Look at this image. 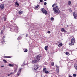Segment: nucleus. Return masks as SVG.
I'll list each match as a JSON object with an SVG mask.
<instances>
[{"mask_svg": "<svg viewBox=\"0 0 77 77\" xmlns=\"http://www.w3.org/2000/svg\"><path fill=\"white\" fill-rule=\"evenodd\" d=\"M73 77H76V74H73Z\"/></svg>", "mask_w": 77, "mask_h": 77, "instance_id": "nucleus-32", "label": "nucleus"}, {"mask_svg": "<svg viewBox=\"0 0 77 77\" xmlns=\"http://www.w3.org/2000/svg\"><path fill=\"white\" fill-rule=\"evenodd\" d=\"M41 58V55L39 54L36 57V59L38 61H39V60H40V58Z\"/></svg>", "mask_w": 77, "mask_h": 77, "instance_id": "nucleus-4", "label": "nucleus"}, {"mask_svg": "<svg viewBox=\"0 0 77 77\" xmlns=\"http://www.w3.org/2000/svg\"><path fill=\"white\" fill-rule=\"evenodd\" d=\"M39 7V5H37L35 7V8H38V7Z\"/></svg>", "mask_w": 77, "mask_h": 77, "instance_id": "nucleus-26", "label": "nucleus"}, {"mask_svg": "<svg viewBox=\"0 0 77 77\" xmlns=\"http://www.w3.org/2000/svg\"><path fill=\"white\" fill-rule=\"evenodd\" d=\"M22 38V37L21 36H19V37H18V38H17V40L18 41H19V40H20V39H21Z\"/></svg>", "mask_w": 77, "mask_h": 77, "instance_id": "nucleus-15", "label": "nucleus"}, {"mask_svg": "<svg viewBox=\"0 0 77 77\" xmlns=\"http://www.w3.org/2000/svg\"><path fill=\"white\" fill-rule=\"evenodd\" d=\"M8 76H10V74H8Z\"/></svg>", "mask_w": 77, "mask_h": 77, "instance_id": "nucleus-45", "label": "nucleus"}, {"mask_svg": "<svg viewBox=\"0 0 77 77\" xmlns=\"http://www.w3.org/2000/svg\"><path fill=\"white\" fill-rule=\"evenodd\" d=\"M73 16L74 17V18L75 19H76L77 18V13H75V12H73Z\"/></svg>", "mask_w": 77, "mask_h": 77, "instance_id": "nucleus-8", "label": "nucleus"}, {"mask_svg": "<svg viewBox=\"0 0 77 77\" xmlns=\"http://www.w3.org/2000/svg\"><path fill=\"white\" fill-rule=\"evenodd\" d=\"M66 55H67L68 56H69V53L67 52H66Z\"/></svg>", "mask_w": 77, "mask_h": 77, "instance_id": "nucleus-24", "label": "nucleus"}, {"mask_svg": "<svg viewBox=\"0 0 77 77\" xmlns=\"http://www.w3.org/2000/svg\"><path fill=\"white\" fill-rule=\"evenodd\" d=\"M55 5H57V4H54L52 6V7H54Z\"/></svg>", "mask_w": 77, "mask_h": 77, "instance_id": "nucleus-30", "label": "nucleus"}, {"mask_svg": "<svg viewBox=\"0 0 77 77\" xmlns=\"http://www.w3.org/2000/svg\"><path fill=\"white\" fill-rule=\"evenodd\" d=\"M21 68L20 69H19V71H18V72L17 73V75L19 76L20 75V74L21 73Z\"/></svg>", "mask_w": 77, "mask_h": 77, "instance_id": "nucleus-6", "label": "nucleus"}, {"mask_svg": "<svg viewBox=\"0 0 77 77\" xmlns=\"http://www.w3.org/2000/svg\"><path fill=\"white\" fill-rule=\"evenodd\" d=\"M41 11H42V12H43V14H45V15H47V14H48V13H47V11L46 10H45V9L44 8H42L41 9Z\"/></svg>", "mask_w": 77, "mask_h": 77, "instance_id": "nucleus-2", "label": "nucleus"}, {"mask_svg": "<svg viewBox=\"0 0 77 77\" xmlns=\"http://www.w3.org/2000/svg\"><path fill=\"white\" fill-rule=\"evenodd\" d=\"M46 69H47L46 68L43 69V72H45L46 71Z\"/></svg>", "mask_w": 77, "mask_h": 77, "instance_id": "nucleus-22", "label": "nucleus"}, {"mask_svg": "<svg viewBox=\"0 0 77 77\" xmlns=\"http://www.w3.org/2000/svg\"><path fill=\"white\" fill-rule=\"evenodd\" d=\"M57 68V71L58 72H59V67L58 66H57V65H56Z\"/></svg>", "mask_w": 77, "mask_h": 77, "instance_id": "nucleus-10", "label": "nucleus"}, {"mask_svg": "<svg viewBox=\"0 0 77 77\" xmlns=\"http://www.w3.org/2000/svg\"><path fill=\"white\" fill-rule=\"evenodd\" d=\"M66 26H67V27H68V25H67Z\"/></svg>", "mask_w": 77, "mask_h": 77, "instance_id": "nucleus-47", "label": "nucleus"}, {"mask_svg": "<svg viewBox=\"0 0 77 77\" xmlns=\"http://www.w3.org/2000/svg\"><path fill=\"white\" fill-rule=\"evenodd\" d=\"M1 33L2 34H3V31L2 30Z\"/></svg>", "mask_w": 77, "mask_h": 77, "instance_id": "nucleus-34", "label": "nucleus"}, {"mask_svg": "<svg viewBox=\"0 0 77 77\" xmlns=\"http://www.w3.org/2000/svg\"><path fill=\"white\" fill-rule=\"evenodd\" d=\"M54 12V14H58L60 13V11L59 10V7L58 6L54 7L53 8V9Z\"/></svg>", "mask_w": 77, "mask_h": 77, "instance_id": "nucleus-1", "label": "nucleus"}, {"mask_svg": "<svg viewBox=\"0 0 77 77\" xmlns=\"http://www.w3.org/2000/svg\"><path fill=\"white\" fill-rule=\"evenodd\" d=\"M3 61L4 62V63H7V61L6 60H3Z\"/></svg>", "mask_w": 77, "mask_h": 77, "instance_id": "nucleus-20", "label": "nucleus"}, {"mask_svg": "<svg viewBox=\"0 0 77 77\" xmlns=\"http://www.w3.org/2000/svg\"><path fill=\"white\" fill-rule=\"evenodd\" d=\"M14 74H15L17 71V67H16L15 69H14Z\"/></svg>", "mask_w": 77, "mask_h": 77, "instance_id": "nucleus-13", "label": "nucleus"}, {"mask_svg": "<svg viewBox=\"0 0 77 77\" xmlns=\"http://www.w3.org/2000/svg\"><path fill=\"white\" fill-rule=\"evenodd\" d=\"M14 72L13 73V72H11V73H10V75H11V74H13Z\"/></svg>", "mask_w": 77, "mask_h": 77, "instance_id": "nucleus-37", "label": "nucleus"}, {"mask_svg": "<svg viewBox=\"0 0 77 77\" xmlns=\"http://www.w3.org/2000/svg\"><path fill=\"white\" fill-rule=\"evenodd\" d=\"M51 65L52 66H54V62H52V63H51Z\"/></svg>", "mask_w": 77, "mask_h": 77, "instance_id": "nucleus-31", "label": "nucleus"}, {"mask_svg": "<svg viewBox=\"0 0 77 77\" xmlns=\"http://www.w3.org/2000/svg\"><path fill=\"white\" fill-rule=\"evenodd\" d=\"M45 72L46 74H47V73H48V72H49L48 71H45Z\"/></svg>", "mask_w": 77, "mask_h": 77, "instance_id": "nucleus-29", "label": "nucleus"}, {"mask_svg": "<svg viewBox=\"0 0 77 77\" xmlns=\"http://www.w3.org/2000/svg\"><path fill=\"white\" fill-rule=\"evenodd\" d=\"M1 67H4V66H1Z\"/></svg>", "mask_w": 77, "mask_h": 77, "instance_id": "nucleus-46", "label": "nucleus"}, {"mask_svg": "<svg viewBox=\"0 0 77 77\" xmlns=\"http://www.w3.org/2000/svg\"><path fill=\"white\" fill-rule=\"evenodd\" d=\"M28 36V34H26V37H27Z\"/></svg>", "mask_w": 77, "mask_h": 77, "instance_id": "nucleus-41", "label": "nucleus"}, {"mask_svg": "<svg viewBox=\"0 0 77 77\" xmlns=\"http://www.w3.org/2000/svg\"><path fill=\"white\" fill-rule=\"evenodd\" d=\"M15 4L17 5V6H19L20 5H19V4L17 2H15Z\"/></svg>", "mask_w": 77, "mask_h": 77, "instance_id": "nucleus-19", "label": "nucleus"}, {"mask_svg": "<svg viewBox=\"0 0 77 77\" xmlns=\"http://www.w3.org/2000/svg\"><path fill=\"white\" fill-rule=\"evenodd\" d=\"M48 48V46H46L45 47V49L46 51H47Z\"/></svg>", "mask_w": 77, "mask_h": 77, "instance_id": "nucleus-16", "label": "nucleus"}, {"mask_svg": "<svg viewBox=\"0 0 77 77\" xmlns=\"http://www.w3.org/2000/svg\"><path fill=\"white\" fill-rule=\"evenodd\" d=\"M18 13H19V14H20V15H21V14H23V11H19Z\"/></svg>", "mask_w": 77, "mask_h": 77, "instance_id": "nucleus-14", "label": "nucleus"}, {"mask_svg": "<svg viewBox=\"0 0 77 77\" xmlns=\"http://www.w3.org/2000/svg\"><path fill=\"white\" fill-rule=\"evenodd\" d=\"M5 6V4H1L0 5V7L1 9H3L4 8V6Z\"/></svg>", "mask_w": 77, "mask_h": 77, "instance_id": "nucleus-9", "label": "nucleus"}, {"mask_svg": "<svg viewBox=\"0 0 77 77\" xmlns=\"http://www.w3.org/2000/svg\"><path fill=\"white\" fill-rule=\"evenodd\" d=\"M69 11L70 12H72V10H69Z\"/></svg>", "mask_w": 77, "mask_h": 77, "instance_id": "nucleus-39", "label": "nucleus"}, {"mask_svg": "<svg viewBox=\"0 0 77 77\" xmlns=\"http://www.w3.org/2000/svg\"><path fill=\"white\" fill-rule=\"evenodd\" d=\"M69 77H72V76L71 75H69Z\"/></svg>", "mask_w": 77, "mask_h": 77, "instance_id": "nucleus-43", "label": "nucleus"}, {"mask_svg": "<svg viewBox=\"0 0 77 77\" xmlns=\"http://www.w3.org/2000/svg\"><path fill=\"white\" fill-rule=\"evenodd\" d=\"M61 30L62 32H64V33H65V32H66V29H64L63 28L61 29Z\"/></svg>", "mask_w": 77, "mask_h": 77, "instance_id": "nucleus-11", "label": "nucleus"}, {"mask_svg": "<svg viewBox=\"0 0 77 77\" xmlns=\"http://www.w3.org/2000/svg\"><path fill=\"white\" fill-rule=\"evenodd\" d=\"M9 66H14V65L12 64H9Z\"/></svg>", "mask_w": 77, "mask_h": 77, "instance_id": "nucleus-25", "label": "nucleus"}, {"mask_svg": "<svg viewBox=\"0 0 77 77\" xmlns=\"http://www.w3.org/2000/svg\"><path fill=\"white\" fill-rule=\"evenodd\" d=\"M75 68L76 69H77V66H75Z\"/></svg>", "mask_w": 77, "mask_h": 77, "instance_id": "nucleus-38", "label": "nucleus"}, {"mask_svg": "<svg viewBox=\"0 0 77 77\" xmlns=\"http://www.w3.org/2000/svg\"><path fill=\"white\" fill-rule=\"evenodd\" d=\"M59 47V45H58Z\"/></svg>", "mask_w": 77, "mask_h": 77, "instance_id": "nucleus-50", "label": "nucleus"}, {"mask_svg": "<svg viewBox=\"0 0 77 77\" xmlns=\"http://www.w3.org/2000/svg\"><path fill=\"white\" fill-rule=\"evenodd\" d=\"M51 77H54V75H52L51 76Z\"/></svg>", "mask_w": 77, "mask_h": 77, "instance_id": "nucleus-44", "label": "nucleus"}, {"mask_svg": "<svg viewBox=\"0 0 77 77\" xmlns=\"http://www.w3.org/2000/svg\"><path fill=\"white\" fill-rule=\"evenodd\" d=\"M15 32H16V33H18V29H15Z\"/></svg>", "mask_w": 77, "mask_h": 77, "instance_id": "nucleus-18", "label": "nucleus"}, {"mask_svg": "<svg viewBox=\"0 0 77 77\" xmlns=\"http://www.w3.org/2000/svg\"><path fill=\"white\" fill-rule=\"evenodd\" d=\"M32 62L33 63H37V62H38L39 61L36 59H34L32 60Z\"/></svg>", "mask_w": 77, "mask_h": 77, "instance_id": "nucleus-7", "label": "nucleus"}, {"mask_svg": "<svg viewBox=\"0 0 77 77\" xmlns=\"http://www.w3.org/2000/svg\"><path fill=\"white\" fill-rule=\"evenodd\" d=\"M40 2H42V0H40Z\"/></svg>", "mask_w": 77, "mask_h": 77, "instance_id": "nucleus-42", "label": "nucleus"}, {"mask_svg": "<svg viewBox=\"0 0 77 77\" xmlns=\"http://www.w3.org/2000/svg\"><path fill=\"white\" fill-rule=\"evenodd\" d=\"M5 57H6V58H11V57L10 56H5Z\"/></svg>", "mask_w": 77, "mask_h": 77, "instance_id": "nucleus-27", "label": "nucleus"}, {"mask_svg": "<svg viewBox=\"0 0 77 77\" xmlns=\"http://www.w3.org/2000/svg\"><path fill=\"white\" fill-rule=\"evenodd\" d=\"M2 20H4V21H6V18L5 17H4L2 18Z\"/></svg>", "mask_w": 77, "mask_h": 77, "instance_id": "nucleus-17", "label": "nucleus"}, {"mask_svg": "<svg viewBox=\"0 0 77 77\" xmlns=\"http://www.w3.org/2000/svg\"><path fill=\"white\" fill-rule=\"evenodd\" d=\"M24 64H23V65H21V66H24Z\"/></svg>", "mask_w": 77, "mask_h": 77, "instance_id": "nucleus-40", "label": "nucleus"}, {"mask_svg": "<svg viewBox=\"0 0 77 77\" xmlns=\"http://www.w3.org/2000/svg\"><path fill=\"white\" fill-rule=\"evenodd\" d=\"M1 1H2L3 0H0Z\"/></svg>", "mask_w": 77, "mask_h": 77, "instance_id": "nucleus-49", "label": "nucleus"}, {"mask_svg": "<svg viewBox=\"0 0 77 77\" xmlns=\"http://www.w3.org/2000/svg\"><path fill=\"white\" fill-rule=\"evenodd\" d=\"M71 43H69V45H73L74 44V42L75 41H74V38H72L71 40Z\"/></svg>", "mask_w": 77, "mask_h": 77, "instance_id": "nucleus-3", "label": "nucleus"}, {"mask_svg": "<svg viewBox=\"0 0 77 77\" xmlns=\"http://www.w3.org/2000/svg\"><path fill=\"white\" fill-rule=\"evenodd\" d=\"M71 1H69L68 2V4L69 5H71Z\"/></svg>", "mask_w": 77, "mask_h": 77, "instance_id": "nucleus-21", "label": "nucleus"}, {"mask_svg": "<svg viewBox=\"0 0 77 77\" xmlns=\"http://www.w3.org/2000/svg\"><path fill=\"white\" fill-rule=\"evenodd\" d=\"M44 5H47V2H45L44 3Z\"/></svg>", "mask_w": 77, "mask_h": 77, "instance_id": "nucleus-36", "label": "nucleus"}, {"mask_svg": "<svg viewBox=\"0 0 77 77\" xmlns=\"http://www.w3.org/2000/svg\"><path fill=\"white\" fill-rule=\"evenodd\" d=\"M2 39L3 41L2 42V44H3V43H4L5 42L4 41L5 40V36H3Z\"/></svg>", "mask_w": 77, "mask_h": 77, "instance_id": "nucleus-12", "label": "nucleus"}, {"mask_svg": "<svg viewBox=\"0 0 77 77\" xmlns=\"http://www.w3.org/2000/svg\"><path fill=\"white\" fill-rule=\"evenodd\" d=\"M39 68L38 65H35L34 66V70H36L37 69H38Z\"/></svg>", "mask_w": 77, "mask_h": 77, "instance_id": "nucleus-5", "label": "nucleus"}, {"mask_svg": "<svg viewBox=\"0 0 77 77\" xmlns=\"http://www.w3.org/2000/svg\"><path fill=\"white\" fill-rule=\"evenodd\" d=\"M63 44L62 43H60L59 44V45H60V46H62Z\"/></svg>", "mask_w": 77, "mask_h": 77, "instance_id": "nucleus-35", "label": "nucleus"}, {"mask_svg": "<svg viewBox=\"0 0 77 77\" xmlns=\"http://www.w3.org/2000/svg\"><path fill=\"white\" fill-rule=\"evenodd\" d=\"M47 33H48L50 34V33H51V32H50V31H48Z\"/></svg>", "mask_w": 77, "mask_h": 77, "instance_id": "nucleus-33", "label": "nucleus"}, {"mask_svg": "<svg viewBox=\"0 0 77 77\" xmlns=\"http://www.w3.org/2000/svg\"><path fill=\"white\" fill-rule=\"evenodd\" d=\"M28 50L27 49H25V50L24 51V52L25 53H26V52H27Z\"/></svg>", "mask_w": 77, "mask_h": 77, "instance_id": "nucleus-28", "label": "nucleus"}, {"mask_svg": "<svg viewBox=\"0 0 77 77\" xmlns=\"http://www.w3.org/2000/svg\"><path fill=\"white\" fill-rule=\"evenodd\" d=\"M44 1H47V0H44Z\"/></svg>", "mask_w": 77, "mask_h": 77, "instance_id": "nucleus-48", "label": "nucleus"}, {"mask_svg": "<svg viewBox=\"0 0 77 77\" xmlns=\"http://www.w3.org/2000/svg\"><path fill=\"white\" fill-rule=\"evenodd\" d=\"M51 21H54V18H53V17H51Z\"/></svg>", "mask_w": 77, "mask_h": 77, "instance_id": "nucleus-23", "label": "nucleus"}]
</instances>
